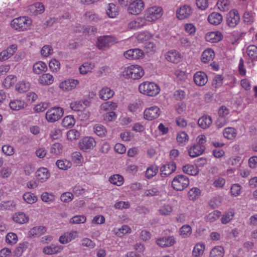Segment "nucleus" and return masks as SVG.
<instances>
[{"label": "nucleus", "instance_id": "nucleus-13", "mask_svg": "<svg viewBox=\"0 0 257 257\" xmlns=\"http://www.w3.org/2000/svg\"><path fill=\"white\" fill-rule=\"evenodd\" d=\"M90 102L87 99L73 102L70 104V108L74 111H79L84 110L89 106Z\"/></svg>", "mask_w": 257, "mask_h": 257}, {"label": "nucleus", "instance_id": "nucleus-62", "mask_svg": "<svg viewBox=\"0 0 257 257\" xmlns=\"http://www.w3.org/2000/svg\"><path fill=\"white\" fill-rule=\"evenodd\" d=\"M16 81V77L15 76L11 75L8 76L4 81V85L5 87L9 88L11 86L14 85Z\"/></svg>", "mask_w": 257, "mask_h": 257}, {"label": "nucleus", "instance_id": "nucleus-16", "mask_svg": "<svg viewBox=\"0 0 257 257\" xmlns=\"http://www.w3.org/2000/svg\"><path fill=\"white\" fill-rule=\"evenodd\" d=\"M176 242V239L173 236L160 237L156 240L157 244L161 247L171 246Z\"/></svg>", "mask_w": 257, "mask_h": 257}, {"label": "nucleus", "instance_id": "nucleus-34", "mask_svg": "<svg viewBox=\"0 0 257 257\" xmlns=\"http://www.w3.org/2000/svg\"><path fill=\"white\" fill-rule=\"evenodd\" d=\"M182 170L185 173L192 176L196 175L199 172V171L196 167L190 164H187L184 166L183 167Z\"/></svg>", "mask_w": 257, "mask_h": 257}, {"label": "nucleus", "instance_id": "nucleus-33", "mask_svg": "<svg viewBox=\"0 0 257 257\" xmlns=\"http://www.w3.org/2000/svg\"><path fill=\"white\" fill-rule=\"evenodd\" d=\"M224 250L221 246H216L210 251L209 257H223Z\"/></svg>", "mask_w": 257, "mask_h": 257}, {"label": "nucleus", "instance_id": "nucleus-32", "mask_svg": "<svg viewBox=\"0 0 257 257\" xmlns=\"http://www.w3.org/2000/svg\"><path fill=\"white\" fill-rule=\"evenodd\" d=\"M13 220L17 223L23 224L29 221V217L24 213L19 212L15 214L13 216Z\"/></svg>", "mask_w": 257, "mask_h": 257}, {"label": "nucleus", "instance_id": "nucleus-53", "mask_svg": "<svg viewBox=\"0 0 257 257\" xmlns=\"http://www.w3.org/2000/svg\"><path fill=\"white\" fill-rule=\"evenodd\" d=\"M201 193L200 190L198 188H193L188 192V197L190 200H194L198 198Z\"/></svg>", "mask_w": 257, "mask_h": 257}, {"label": "nucleus", "instance_id": "nucleus-24", "mask_svg": "<svg viewBox=\"0 0 257 257\" xmlns=\"http://www.w3.org/2000/svg\"><path fill=\"white\" fill-rule=\"evenodd\" d=\"M222 16L218 13L213 12L210 14L207 18L208 21L212 25H218L222 21Z\"/></svg>", "mask_w": 257, "mask_h": 257}, {"label": "nucleus", "instance_id": "nucleus-7", "mask_svg": "<svg viewBox=\"0 0 257 257\" xmlns=\"http://www.w3.org/2000/svg\"><path fill=\"white\" fill-rule=\"evenodd\" d=\"M144 8V3L142 0H136L130 3L127 8L128 13L132 15H138Z\"/></svg>", "mask_w": 257, "mask_h": 257}, {"label": "nucleus", "instance_id": "nucleus-51", "mask_svg": "<svg viewBox=\"0 0 257 257\" xmlns=\"http://www.w3.org/2000/svg\"><path fill=\"white\" fill-rule=\"evenodd\" d=\"M255 13L252 12L246 11L243 15L244 21L249 24L252 23L255 20Z\"/></svg>", "mask_w": 257, "mask_h": 257}, {"label": "nucleus", "instance_id": "nucleus-48", "mask_svg": "<svg viewBox=\"0 0 257 257\" xmlns=\"http://www.w3.org/2000/svg\"><path fill=\"white\" fill-rule=\"evenodd\" d=\"M75 122V120L72 115H68L65 116L62 121V125L66 127H72Z\"/></svg>", "mask_w": 257, "mask_h": 257}, {"label": "nucleus", "instance_id": "nucleus-15", "mask_svg": "<svg viewBox=\"0 0 257 257\" xmlns=\"http://www.w3.org/2000/svg\"><path fill=\"white\" fill-rule=\"evenodd\" d=\"M17 46L15 44L11 45L0 53V61H4L11 57L16 52Z\"/></svg>", "mask_w": 257, "mask_h": 257}, {"label": "nucleus", "instance_id": "nucleus-28", "mask_svg": "<svg viewBox=\"0 0 257 257\" xmlns=\"http://www.w3.org/2000/svg\"><path fill=\"white\" fill-rule=\"evenodd\" d=\"M212 121L211 116L204 115L199 118L198 120L199 125L202 128L209 127L212 124Z\"/></svg>", "mask_w": 257, "mask_h": 257}, {"label": "nucleus", "instance_id": "nucleus-36", "mask_svg": "<svg viewBox=\"0 0 257 257\" xmlns=\"http://www.w3.org/2000/svg\"><path fill=\"white\" fill-rule=\"evenodd\" d=\"M118 11L116 6L112 3L109 4L106 11L107 16L111 18L115 17L118 15Z\"/></svg>", "mask_w": 257, "mask_h": 257}, {"label": "nucleus", "instance_id": "nucleus-58", "mask_svg": "<svg viewBox=\"0 0 257 257\" xmlns=\"http://www.w3.org/2000/svg\"><path fill=\"white\" fill-rule=\"evenodd\" d=\"M15 207V204L13 201H2L0 203V208L2 210H11Z\"/></svg>", "mask_w": 257, "mask_h": 257}, {"label": "nucleus", "instance_id": "nucleus-47", "mask_svg": "<svg viewBox=\"0 0 257 257\" xmlns=\"http://www.w3.org/2000/svg\"><path fill=\"white\" fill-rule=\"evenodd\" d=\"M31 10L34 11L35 15L41 14L45 11L44 5L40 3H36L31 7Z\"/></svg>", "mask_w": 257, "mask_h": 257}, {"label": "nucleus", "instance_id": "nucleus-4", "mask_svg": "<svg viewBox=\"0 0 257 257\" xmlns=\"http://www.w3.org/2000/svg\"><path fill=\"white\" fill-rule=\"evenodd\" d=\"M189 184L188 178L184 175L175 176L172 181L173 188L177 191H182L187 188Z\"/></svg>", "mask_w": 257, "mask_h": 257}, {"label": "nucleus", "instance_id": "nucleus-38", "mask_svg": "<svg viewBox=\"0 0 257 257\" xmlns=\"http://www.w3.org/2000/svg\"><path fill=\"white\" fill-rule=\"evenodd\" d=\"M158 172V167L155 165L150 166L146 171V177L150 179L155 176Z\"/></svg>", "mask_w": 257, "mask_h": 257}, {"label": "nucleus", "instance_id": "nucleus-59", "mask_svg": "<svg viewBox=\"0 0 257 257\" xmlns=\"http://www.w3.org/2000/svg\"><path fill=\"white\" fill-rule=\"evenodd\" d=\"M18 240L17 235L13 232H10L7 234L6 237V242L11 244L16 243Z\"/></svg>", "mask_w": 257, "mask_h": 257}, {"label": "nucleus", "instance_id": "nucleus-8", "mask_svg": "<svg viewBox=\"0 0 257 257\" xmlns=\"http://www.w3.org/2000/svg\"><path fill=\"white\" fill-rule=\"evenodd\" d=\"M193 14V10L190 6H181L176 11V17L180 20L189 18Z\"/></svg>", "mask_w": 257, "mask_h": 257}, {"label": "nucleus", "instance_id": "nucleus-17", "mask_svg": "<svg viewBox=\"0 0 257 257\" xmlns=\"http://www.w3.org/2000/svg\"><path fill=\"white\" fill-rule=\"evenodd\" d=\"M176 169V164L174 162H170L164 165L160 168L161 174L163 177H167L175 172Z\"/></svg>", "mask_w": 257, "mask_h": 257}, {"label": "nucleus", "instance_id": "nucleus-20", "mask_svg": "<svg viewBox=\"0 0 257 257\" xmlns=\"http://www.w3.org/2000/svg\"><path fill=\"white\" fill-rule=\"evenodd\" d=\"M205 150L204 146H200L196 144L189 149V155L192 158L197 157L202 154Z\"/></svg>", "mask_w": 257, "mask_h": 257}, {"label": "nucleus", "instance_id": "nucleus-44", "mask_svg": "<svg viewBox=\"0 0 257 257\" xmlns=\"http://www.w3.org/2000/svg\"><path fill=\"white\" fill-rule=\"evenodd\" d=\"M248 56L252 59H257V47L254 45L248 46L246 51Z\"/></svg>", "mask_w": 257, "mask_h": 257}, {"label": "nucleus", "instance_id": "nucleus-60", "mask_svg": "<svg viewBox=\"0 0 257 257\" xmlns=\"http://www.w3.org/2000/svg\"><path fill=\"white\" fill-rule=\"evenodd\" d=\"M223 77L220 75H216L212 80V86L215 88L220 87L223 83Z\"/></svg>", "mask_w": 257, "mask_h": 257}, {"label": "nucleus", "instance_id": "nucleus-46", "mask_svg": "<svg viewBox=\"0 0 257 257\" xmlns=\"http://www.w3.org/2000/svg\"><path fill=\"white\" fill-rule=\"evenodd\" d=\"M217 6L220 11L225 12L229 9L230 3L228 0H218Z\"/></svg>", "mask_w": 257, "mask_h": 257}, {"label": "nucleus", "instance_id": "nucleus-31", "mask_svg": "<svg viewBox=\"0 0 257 257\" xmlns=\"http://www.w3.org/2000/svg\"><path fill=\"white\" fill-rule=\"evenodd\" d=\"M114 91L109 87H104L99 91V95L101 99L107 100L113 96Z\"/></svg>", "mask_w": 257, "mask_h": 257}, {"label": "nucleus", "instance_id": "nucleus-41", "mask_svg": "<svg viewBox=\"0 0 257 257\" xmlns=\"http://www.w3.org/2000/svg\"><path fill=\"white\" fill-rule=\"evenodd\" d=\"M56 164L61 170H66L71 167V163L67 160H58Z\"/></svg>", "mask_w": 257, "mask_h": 257}, {"label": "nucleus", "instance_id": "nucleus-50", "mask_svg": "<svg viewBox=\"0 0 257 257\" xmlns=\"http://www.w3.org/2000/svg\"><path fill=\"white\" fill-rule=\"evenodd\" d=\"M46 231V229L45 227L40 226L34 227L30 231V234L34 235H41Z\"/></svg>", "mask_w": 257, "mask_h": 257}, {"label": "nucleus", "instance_id": "nucleus-54", "mask_svg": "<svg viewBox=\"0 0 257 257\" xmlns=\"http://www.w3.org/2000/svg\"><path fill=\"white\" fill-rule=\"evenodd\" d=\"M23 199L29 204H33L37 200V197L33 193L27 192L23 195Z\"/></svg>", "mask_w": 257, "mask_h": 257}, {"label": "nucleus", "instance_id": "nucleus-5", "mask_svg": "<svg viewBox=\"0 0 257 257\" xmlns=\"http://www.w3.org/2000/svg\"><path fill=\"white\" fill-rule=\"evenodd\" d=\"M63 111L60 107H54L49 109L46 112V118L51 122L58 120L63 115Z\"/></svg>", "mask_w": 257, "mask_h": 257}, {"label": "nucleus", "instance_id": "nucleus-1", "mask_svg": "<svg viewBox=\"0 0 257 257\" xmlns=\"http://www.w3.org/2000/svg\"><path fill=\"white\" fill-rule=\"evenodd\" d=\"M139 90L144 95L155 96L159 93L160 88L158 85L154 82L145 81L139 85Z\"/></svg>", "mask_w": 257, "mask_h": 257}, {"label": "nucleus", "instance_id": "nucleus-29", "mask_svg": "<svg viewBox=\"0 0 257 257\" xmlns=\"http://www.w3.org/2000/svg\"><path fill=\"white\" fill-rule=\"evenodd\" d=\"M38 81L42 85H49L53 83L54 77L50 73H45L39 77Z\"/></svg>", "mask_w": 257, "mask_h": 257}, {"label": "nucleus", "instance_id": "nucleus-55", "mask_svg": "<svg viewBox=\"0 0 257 257\" xmlns=\"http://www.w3.org/2000/svg\"><path fill=\"white\" fill-rule=\"evenodd\" d=\"M30 85L29 82L22 81L17 84L16 87V89L20 93H22L27 91L30 88Z\"/></svg>", "mask_w": 257, "mask_h": 257}, {"label": "nucleus", "instance_id": "nucleus-11", "mask_svg": "<svg viewBox=\"0 0 257 257\" xmlns=\"http://www.w3.org/2000/svg\"><path fill=\"white\" fill-rule=\"evenodd\" d=\"M240 21L238 13L235 10L230 11L226 16V23L229 27H235Z\"/></svg>", "mask_w": 257, "mask_h": 257}, {"label": "nucleus", "instance_id": "nucleus-23", "mask_svg": "<svg viewBox=\"0 0 257 257\" xmlns=\"http://www.w3.org/2000/svg\"><path fill=\"white\" fill-rule=\"evenodd\" d=\"M63 246L60 245L51 244L45 246L43 252L46 254H53L60 252L63 249Z\"/></svg>", "mask_w": 257, "mask_h": 257}, {"label": "nucleus", "instance_id": "nucleus-9", "mask_svg": "<svg viewBox=\"0 0 257 257\" xmlns=\"http://www.w3.org/2000/svg\"><path fill=\"white\" fill-rule=\"evenodd\" d=\"M115 42V39L110 36H103L97 39V46L99 49L108 48Z\"/></svg>", "mask_w": 257, "mask_h": 257}, {"label": "nucleus", "instance_id": "nucleus-6", "mask_svg": "<svg viewBox=\"0 0 257 257\" xmlns=\"http://www.w3.org/2000/svg\"><path fill=\"white\" fill-rule=\"evenodd\" d=\"M162 9L154 6L149 8L146 13L147 20L148 22H153L161 18L162 16Z\"/></svg>", "mask_w": 257, "mask_h": 257}, {"label": "nucleus", "instance_id": "nucleus-63", "mask_svg": "<svg viewBox=\"0 0 257 257\" xmlns=\"http://www.w3.org/2000/svg\"><path fill=\"white\" fill-rule=\"evenodd\" d=\"M49 66L52 71L56 72L60 69V63L56 59H53L50 62Z\"/></svg>", "mask_w": 257, "mask_h": 257}, {"label": "nucleus", "instance_id": "nucleus-2", "mask_svg": "<svg viewBox=\"0 0 257 257\" xmlns=\"http://www.w3.org/2000/svg\"><path fill=\"white\" fill-rule=\"evenodd\" d=\"M144 75V72L141 67L137 65H132L125 68L122 72V75L125 78L139 79Z\"/></svg>", "mask_w": 257, "mask_h": 257}, {"label": "nucleus", "instance_id": "nucleus-22", "mask_svg": "<svg viewBox=\"0 0 257 257\" xmlns=\"http://www.w3.org/2000/svg\"><path fill=\"white\" fill-rule=\"evenodd\" d=\"M50 175L48 169L44 167L39 168L36 172L37 179L42 182L46 181L49 178Z\"/></svg>", "mask_w": 257, "mask_h": 257}, {"label": "nucleus", "instance_id": "nucleus-30", "mask_svg": "<svg viewBox=\"0 0 257 257\" xmlns=\"http://www.w3.org/2000/svg\"><path fill=\"white\" fill-rule=\"evenodd\" d=\"M214 57V51L211 49H208L203 51L201 55V61L204 63L213 60Z\"/></svg>", "mask_w": 257, "mask_h": 257}, {"label": "nucleus", "instance_id": "nucleus-27", "mask_svg": "<svg viewBox=\"0 0 257 257\" xmlns=\"http://www.w3.org/2000/svg\"><path fill=\"white\" fill-rule=\"evenodd\" d=\"M221 34L219 32H211L206 34L205 39L208 42L216 43L221 40Z\"/></svg>", "mask_w": 257, "mask_h": 257}, {"label": "nucleus", "instance_id": "nucleus-40", "mask_svg": "<svg viewBox=\"0 0 257 257\" xmlns=\"http://www.w3.org/2000/svg\"><path fill=\"white\" fill-rule=\"evenodd\" d=\"M109 182L117 186H121L123 182V178L122 176L119 175H114L111 176L109 178Z\"/></svg>", "mask_w": 257, "mask_h": 257}, {"label": "nucleus", "instance_id": "nucleus-26", "mask_svg": "<svg viewBox=\"0 0 257 257\" xmlns=\"http://www.w3.org/2000/svg\"><path fill=\"white\" fill-rule=\"evenodd\" d=\"M9 106L13 110H19L27 106L24 101L20 99H15L10 101Z\"/></svg>", "mask_w": 257, "mask_h": 257}, {"label": "nucleus", "instance_id": "nucleus-14", "mask_svg": "<svg viewBox=\"0 0 257 257\" xmlns=\"http://www.w3.org/2000/svg\"><path fill=\"white\" fill-rule=\"evenodd\" d=\"M144 55L143 51L138 48L130 49L126 51H125L123 56L126 59H138L143 57Z\"/></svg>", "mask_w": 257, "mask_h": 257}, {"label": "nucleus", "instance_id": "nucleus-12", "mask_svg": "<svg viewBox=\"0 0 257 257\" xmlns=\"http://www.w3.org/2000/svg\"><path fill=\"white\" fill-rule=\"evenodd\" d=\"M160 114V108L156 106L146 108L144 112V118L148 120H152L158 118Z\"/></svg>", "mask_w": 257, "mask_h": 257}, {"label": "nucleus", "instance_id": "nucleus-37", "mask_svg": "<svg viewBox=\"0 0 257 257\" xmlns=\"http://www.w3.org/2000/svg\"><path fill=\"white\" fill-rule=\"evenodd\" d=\"M223 136L225 138L228 140H232L236 137V132L235 130L233 127H227L224 130Z\"/></svg>", "mask_w": 257, "mask_h": 257}, {"label": "nucleus", "instance_id": "nucleus-57", "mask_svg": "<svg viewBox=\"0 0 257 257\" xmlns=\"http://www.w3.org/2000/svg\"><path fill=\"white\" fill-rule=\"evenodd\" d=\"M41 197L43 201L47 203L53 202L55 200V196L54 194L47 192L43 193Z\"/></svg>", "mask_w": 257, "mask_h": 257}, {"label": "nucleus", "instance_id": "nucleus-21", "mask_svg": "<svg viewBox=\"0 0 257 257\" xmlns=\"http://www.w3.org/2000/svg\"><path fill=\"white\" fill-rule=\"evenodd\" d=\"M165 59L169 62L177 63L181 58V55L176 50H171L166 53Z\"/></svg>", "mask_w": 257, "mask_h": 257}, {"label": "nucleus", "instance_id": "nucleus-43", "mask_svg": "<svg viewBox=\"0 0 257 257\" xmlns=\"http://www.w3.org/2000/svg\"><path fill=\"white\" fill-rule=\"evenodd\" d=\"M205 249V245L203 243H197L194 247L193 250V254L194 256L197 257L201 255Z\"/></svg>", "mask_w": 257, "mask_h": 257}, {"label": "nucleus", "instance_id": "nucleus-39", "mask_svg": "<svg viewBox=\"0 0 257 257\" xmlns=\"http://www.w3.org/2000/svg\"><path fill=\"white\" fill-rule=\"evenodd\" d=\"M85 18L88 21L95 23L99 22L102 19L96 14L93 12H87L85 14Z\"/></svg>", "mask_w": 257, "mask_h": 257}, {"label": "nucleus", "instance_id": "nucleus-25", "mask_svg": "<svg viewBox=\"0 0 257 257\" xmlns=\"http://www.w3.org/2000/svg\"><path fill=\"white\" fill-rule=\"evenodd\" d=\"M47 70V64L42 61L36 62L33 67V71L36 74H40Z\"/></svg>", "mask_w": 257, "mask_h": 257}, {"label": "nucleus", "instance_id": "nucleus-56", "mask_svg": "<svg viewBox=\"0 0 257 257\" xmlns=\"http://www.w3.org/2000/svg\"><path fill=\"white\" fill-rule=\"evenodd\" d=\"M95 133L98 136L103 137L106 133L105 127L101 124H96L93 127Z\"/></svg>", "mask_w": 257, "mask_h": 257}, {"label": "nucleus", "instance_id": "nucleus-61", "mask_svg": "<svg viewBox=\"0 0 257 257\" xmlns=\"http://www.w3.org/2000/svg\"><path fill=\"white\" fill-rule=\"evenodd\" d=\"M131 229L126 225H123L116 231V234L119 236H122L126 233H130Z\"/></svg>", "mask_w": 257, "mask_h": 257}, {"label": "nucleus", "instance_id": "nucleus-19", "mask_svg": "<svg viewBox=\"0 0 257 257\" xmlns=\"http://www.w3.org/2000/svg\"><path fill=\"white\" fill-rule=\"evenodd\" d=\"M195 83L200 86H204L207 83L208 79L206 74L202 71H198L194 75Z\"/></svg>", "mask_w": 257, "mask_h": 257}, {"label": "nucleus", "instance_id": "nucleus-35", "mask_svg": "<svg viewBox=\"0 0 257 257\" xmlns=\"http://www.w3.org/2000/svg\"><path fill=\"white\" fill-rule=\"evenodd\" d=\"M94 67V64L91 62H85L79 68V71L81 74H86L90 72Z\"/></svg>", "mask_w": 257, "mask_h": 257}, {"label": "nucleus", "instance_id": "nucleus-18", "mask_svg": "<svg viewBox=\"0 0 257 257\" xmlns=\"http://www.w3.org/2000/svg\"><path fill=\"white\" fill-rule=\"evenodd\" d=\"M79 84L77 80L70 79L60 83V87L64 90L70 91L74 89Z\"/></svg>", "mask_w": 257, "mask_h": 257}, {"label": "nucleus", "instance_id": "nucleus-45", "mask_svg": "<svg viewBox=\"0 0 257 257\" xmlns=\"http://www.w3.org/2000/svg\"><path fill=\"white\" fill-rule=\"evenodd\" d=\"M176 139L180 145L183 146L188 141V136L184 132H179L177 135Z\"/></svg>", "mask_w": 257, "mask_h": 257}, {"label": "nucleus", "instance_id": "nucleus-49", "mask_svg": "<svg viewBox=\"0 0 257 257\" xmlns=\"http://www.w3.org/2000/svg\"><path fill=\"white\" fill-rule=\"evenodd\" d=\"M221 215V212L215 210L209 213L206 217V221L210 222H213L216 221Z\"/></svg>", "mask_w": 257, "mask_h": 257}, {"label": "nucleus", "instance_id": "nucleus-3", "mask_svg": "<svg viewBox=\"0 0 257 257\" xmlns=\"http://www.w3.org/2000/svg\"><path fill=\"white\" fill-rule=\"evenodd\" d=\"M31 24V20L26 17H20L15 18L11 23L12 28L19 31H23L28 29Z\"/></svg>", "mask_w": 257, "mask_h": 257}, {"label": "nucleus", "instance_id": "nucleus-42", "mask_svg": "<svg viewBox=\"0 0 257 257\" xmlns=\"http://www.w3.org/2000/svg\"><path fill=\"white\" fill-rule=\"evenodd\" d=\"M173 211L172 206L169 204H164L159 210L160 213L162 215H169Z\"/></svg>", "mask_w": 257, "mask_h": 257}, {"label": "nucleus", "instance_id": "nucleus-52", "mask_svg": "<svg viewBox=\"0 0 257 257\" xmlns=\"http://www.w3.org/2000/svg\"><path fill=\"white\" fill-rule=\"evenodd\" d=\"M192 229L189 225H184L180 229V234L183 237H187L191 235Z\"/></svg>", "mask_w": 257, "mask_h": 257}, {"label": "nucleus", "instance_id": "nucleus-10", "mask_svg": "<svg viewBox=\"0 0 257 257\" xmlns=\"http://www.w3.org/2000/svg\"><path fill=\"white\" fill-rule=\"evenodd\" d=\"M79 145L81 150L87 152L95 146L96 142L92 137H86L80 141Z\"/></svg>", "mask_w": 257, "mask_h": 257}, {"label": "nucleus", "instance_id": "nucleus-64", "mask_svg": "<svg viewBox=\"0 0 257 257\" xmlns=\"http://www.w3.org/2000/svg\"><path fill=\"white\" fill-rule=\"evenodd\" d=\"M179 42L182 46L186 48L190 47L192 44L191 40L187 36L181 37Z\"/></svg>", "mask_w": 257, "mask_h": 257}]
</instances>
